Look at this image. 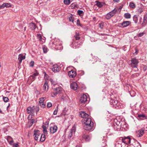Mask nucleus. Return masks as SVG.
I'll list each match as a JSON object with an SVG mask.
<instances>
[{"mask_svg": "<svg viewBox=\"0 0 147 147\" xmlns=\"http://www.w3.org/2000/svg\"><path fill=\"white\" fill-rule=\"evenodd\" d=\"M39 109V108L38 106L36 107L33 106L32 107H28L27 110V113L28 114L30 113L28 117V119L30 120L32 118L34 117V112H36L37 114V113L38 112Z\"/></svg>", "mask_w": 147, "mask_h": 147, "instance_id": "nucleus-1", "label": "nucleus"}, {"mask_svg": "<svg viewBox=\"0 0 147 147\" xmlns=\"http://www.w3.org/2000/svg\"><path fill=\"white\" fill-rule=\"evenodd\" d=\"M34 135L35 136V140H37L39 138H40V142H43L45 140V136L44 134H41L38 130H34Z\"/></svg>", "mask_w": 147, "mask_h": 147, "instance_id": "nucleus-2", "label": "nucleus"}, {"mask_svg": "<svg viewBox=\"0 0 147 147\" xmlns=\"http://www.w3.org/2000/svg\"><path fill=\"white\" fill-rule=\"evenodd\" d=\"M131 61V66L133 67L136 68V69L135 70L136 71H138V69L137 68V67L138 66V64L139 62L138 60L135 58H133L132 59Z\"/></svg>", "mask_w": 147, "mask_h": 147, "instance_id": "nucleus-3", "label": "nucleus"}, {"mask_svg": "<svg viewBox=\"0 0 147 147\" xmlns=\"http://www.w3.org/2000/svg\"><path fill=\"white\" fill-rule=\"evenodd\" d=\"M57 41L59 42V45H58V44L57 42H54V44L55 45V49L57 50H61L63 49V47L62 46L61 42L60 40L57 39Z\"/></svg>", "mask_w": 147, "mask_h": 147, "instance_id": "nucleus-4", "label": "nucleus"}, {"mask_svg": "<svg viewBox=\"0 0 147 147\" xmlns=\"http://www.w3.org/2000/svg\"><path fill=\"white\" fill-rule=\"evenodd\" d=\"M93 125V123H91L85 125L84 128L86 130L89 131L92 129Z\"/></svg>", "mask_w": 147, "mask_h": 147, "instance_id": "nucleus-5", "label": "nucleus"}, {"mask_svg": "<svg viewBox=\"0 0 147 147\" xmlns=\"http://www.w3.org/2000/svg\"><path fill=\"white\" fill-rule=\"evenodd\" d=\"M52 71L55 72H57L60 70V67L58 65L55 64L53 65L51 68Z\"/></svg>", "mask_w": 147, "mask_h": 147, "instance_id": "nucleus-6", "label": "nucleus"}, {"mask_svg": "<svg viewBox=\"0 0 147 147\" xmlns=\"http://www.w3.org/2000/svg\"><path fill=\"white\" fill-rule=\"evenodd\" d=\"M131 140L129 137H124L122 139V142L127 144L130 143Z\"/></svg>", "mask_w": 147, "mask_h": 147, "instance_id": "nucleus-7", "label": "nucleus"}, {"mask_svg": "<svg viewBox=\"0 0 147 147\" xmlns=\"http://www.w3.org/2000/svg\"><path fill=\"white\" fill-rule=\"evenodd\" d=\"M57 127L56 125L51 126L50 127V132L51 133L54 134L57 131Z\"/></svg>", "mask_w": 147, "mask_h": 147, "instance_id": "nucleus-8", "label": "nucleus"}, {"mask_svg": "<svg viewBox=\"0 0 147 147\" xmlns=\"http://www.w3.org/2000/svg\"><path fill=\"white\" fill-rule=\"evenodd\" d=\"M68 75L70 78H74L76 75V73L74 70H72L68 72Z\"/></svg>", "mask_w": 147, "mask_h": 147, "instance_id": "nucleus-9", "label": "nucleus"}, {"mask_svg": "<svg viewBox=\"0 0 147 147\" xmlns=\"http://www.w3.org/2000/svg\"><path fill=\"white\" fill-rule=\"evenodd\" d=\"M87 101V96L85 94L82 95L81 96L80 101L82 103H85Z\"/></svg>", "mask_w": 147, "mask_h": 147, "instance_id": "nucleus-10", "label": "nucleus"}, {"mask_svg": "<svg viewBox=\"0 0 147 147\" xmlns=\"http://www.w3.org/2000/svg\"><path fill=\"white\" fill-rule=\"evenodd\" d=\"M131 24V22L129 21H124L122 23H120L119 25L120 26L123 27H125L128 26Z\"/></svg>", "mask_w": 147, "mask_h": 147, "instance_id": "nucleus-11", "label": "nucleus"}, {"mask_svg": "<svg viewBox=\"0 0 147 147\" xmlns=\"http://www.w3.org/2000/svg\"><path fill=\"white\" fill-rule=\"evenodd\" d=\"M71 88L74 90H76L78 88L77 84L75 82H72L70 85Z\"/></svg>", "mask_w": 147, "mask_h": 147, "instance_id": "nucleus-12", "label": "nucleus"}, {"mask_svg": "<svg viewBox=\"0 0 147 147\" xmlns=\"http://www.w3.org/2000/svg\"><path fill=\"white\" fill-rule=\"evenodd\" d=\"M83 121L85 125L91 123H93L91 121V118L88 117L87 118H85V119H84Z\"/></svg>", "mask_w": 147, "mask_h": 147, "instance_id": "nucleus-13", "label": "nucleus"}, {"mask_svg": "<svg viewBox=\"0 0 147 147\" xmlns=\"http://www.w3.org/2000/svg\"><path fill=\"white\" fill-rule=\"evenodd\" d=\"M80 116L84 118H87L89 116L84 111H81L80 113Z\"/></svg>", "mask_w": 147, "mask_h": 147, "instance_id": "nucleus-14", "label": "nucleus"}, {"mask_svg": "<svg viewBox=\"0 0 147 147\" xmlns=\"http://www.w3.org/2000/svg\"><path fill=\"white\" fill-rule=\"evenodd\" d=\"M144 133V130L141 129L137 132V136L138 137H140L143 136Z\"/></svg>", "mask_w": 147, "mask_h": 147, "instance_id": "nucleus-15", "label": "nucleus"}, {"mask_svg": "<svg viewBox=\"0 0 147 147\" xmlns=\"http://www.w3.org/2000/svg\"><path fill=\"white\" fill-rule=\"evenodd\" d=\"M76 129L75 127H73L70 131L68 137L69 138H71L73 134H74L75 132Z\"/></svg>", "mask_w": 147, "mask_h": 147, "instance_id": "nucleus-16", "label": "nucleus"}, {"mask_svg": "<svg viewBox=\"0 0 147 147\" xmlns=\"http://www.w3.org/2000/svg\"><path fill=\"white\" fill-rule=\"evenodd\" d=\"M25 56L24 55L22 54H20L18 55V60L19 61V63H21L23 60L24 59H25Z\"/></svg>", "mask_w": 147, "mask_h": 147, "instance_id": "nucleus-17", "label": "nucleus"}, {"mask_svg": "<svg viewBox=\"0 0 147 147\" xmlns=\"http://www.w3.org/2000/svg\"><path fill=\"white\" fill-rule=\"evenodd\" d=\"M29 27L32 30L36 29V24L34 23H31L29 24Z\"/></svg>", "mask_w": 147, "mask_h": 147, "instance_id": "nucleus-18", "label": "nucleus"}, {"mask_svg": "<svg viewBox=\"0 0 147 147\" xmlns=\"http://www.w3.org/2000/svg\"><path fill=\"white\" fill-rule=\"evenodd\" d=\"M110 102L111 105H113V106L117 105L118 104V101L116 98L111 100Z\"/></svg>", "mask_w": 147, "mask_h": 147, "instance_id": "nucleus-19", "label": "nucleus"}, {"mask_svg": "<svg viewBox=\"0 0 147 147\" xmlns=\"http://www.w3.org/2000/svg\"><path fill=\"white\" fill-rule=\"evenodd\" d=\"M43 90L47 92L48 89V83L47 82H46L43 86Z\"/></svg>", "mask_w": 147, "mask_h": 147, "instance_id": "nucleus-20", "label": "nucleus"}, {"mask_svg": "<svg viewBox=\"0 0 147 147\" xmlns=\"http://www.w3.org/2000/svg\"><path fill=\"white\" fill-rule=\"evenodd\" d=\"M62 90V89L61 87H58L53 89V91H55L58 94Z\"/></svg>", "mask_w": 147, "mask_h": 147, "instance_id": "nucleus-21", "label": "nucleus"}, {"mask_svg": "<svg viewBox=\"0 0 147 147\" xmlns=\"http://www.w3.org/2000/svg\"><path fill=\"white\" fill-rule=\"evenodd\" d=\"M118 9V7H116L110 12L113 16H114L116 13H119L117 11Z\"/></svg>", "mask_w": 147, "mask_h": 147, "instance_id": "nucleus-22", "label": "nucleus"}, {"mask_svg": "<svg viewBox=\"0 0 147 147\" xmlns=\"http://www.w3.org/2000/svg\"><path fill=\"white\" fill-rule=\"evenodd\" d=\"M139 16L135 15L133 17V20L135 23H137L138 22V17Z\"/></svg>", "mask_w": 147, "mask_h": 147, "instance_id": "nucleus-23", "label": "nucleus"}, {"mask_svg": "<svg viewBox=\"0 0 147 147\" xmlns=\"http://www.w3.org/2000/svg\"><path fill=\"white\" fill-rule=\"evenodd\" d=\"M82 137L86 141H89L90 139V136L87 135H83Z\"/></svg>", "mask_w": 147, "mask_h": 147, "instance_id": "nucleus-24", "label": "nucleus"}, {"mask_svg": "<svg viewBox=\"0 0 147 147\" xmlns=\"http://www.w3.org/2000/svg\"><path fill=\"white\" fill-rule=\"evenodd\" d=\"M113 16H112V14L110 12L109 13L107 14L105 18L107 19L108 20L110 19Z\"/></svg>", "mask_w": 147, "mask_h": 147, "instance_id": "nucleus-25", "label": "nucleus"}, {"mask_svg": "<svg viewBox=\"0 0 147 147\" xmlns=\"http://www.w3.org/2000/svg\"><path fill=\"white\" fill-rule=\"evenodd\" d=\"M73 48L76 49L78 48L79 47L80 44L79 45L78 44L77 42H74L73 44Z\"/></svg>", "mask_w": 147, "mask_h": 147, "instance_id": "nucleus-26", "label": "nucleus"}, {"mask_svg": "<svg viewBox=\"0 0 147 147\" xmlns=\"http://www.w3.org/2000/svg\"><path fill=\"white\" fill-rule=\"evenodd\" d=\"M37 121V119H31V121L28 122V123H30V124L31 123V125H32L33 123H36Z\"/></svg>", "mask_w": 147, "mask_h": 147, "instance_id": "nucleus-27", "label": "nucleus"}, {"mask_svg": "<svg viewBox=\"0 0 147 147\" xmlns=\"http://www.w3.org/2000/svg\"><path fill=\"white\" fill-rule=\"evenodd\" d=\"M3 8L5 7H9L11 6V5L10 3H4L3 4Z\"/></svg>", "mask_w": 147, "mask_h": 147, "instance_id": "nucleus-28", "label": "nucleus"}, {"mask_svg": "<svg viewBox=\"0 0 147 147\" xmlns=\"http://www.w3.org/2000/svg\"><path fill=\"white\" fill-rule=\"evenodd\" d=\"M135 144H133L135 147H141V145L138 141L135 142Z\"/></svg>", "mask_w": 147, "mask_h": 147, "instance_id": "nucleus-29", "label": "nucleus"}, {"mask_svg": "<svg viewBox=\"0 0 147 147\" xmlns=\"http://www.w3.org/2000/svg\"><path fill=\"white\" fill-rule=\"evenodd\" d=\"M124 16L127 19H129L131 18V14L129 13H125Z\"/></svg>", "mask_w": 147, "mask_h": 147, "instance_id": "nucleus-30", "label": "nucleus"}, {"mask_svg": "<svg viewBox=\"0 0 147 147\" xmlns=\"http://www.w3.org/2000/svg\"><path fill=\"white\" fill-rule=\"evenodd\" d=\"M76 40H78L80 39V38L79 36V33H77V32H76V34L74 36Z\"/></svg>", "mask_w": 147, "mask_h": 147, "instance_id": "nucleus-31", "label": "nucleus"}, {"mask_svg": "<svg viewBox=\"0 0 147 147\" xmlns=\"http://www.w3.org/2000/svg\"><path fill=\"white\" fill-rule=\"evenodd\" d=\"M42 49L44 53H47L48 49L46 46H43L42 47Z\"/></svg>", "mask_w": 147, "mask_h": 147, "instance_id": "nucleus-32", "label": "nucleus"}, {"mask_svg": "<svg viewBox=\"0 0 147 147\" xmlns=\"http://www.w3.org/2000/svg\"><path fill=\"white\" fill-rule=\"evenodd\" d=\"M38 75V73L37 72L35 73L30 76L29 78H31L32 77L33 79H34L35 78V77L36 76Z\"/></svg>", "mask_w": 147, "mask_h": 147, "instance_id": "nucleus-33", "label": "nucleus"}, {"mask_svg": "<svg viewBox=\"0 0 147 147\" xmlns=\"http://www.w3.org/2000/svg\"><path fill=\"white\" fill-rule=\"evenodd\" d=\"M129 6L130 7L133 8H134L136 7L135 4L132 2H131L129 3Z\"/></svg>", "mask_w": 147, "mask_h": 147, "instance_id": "nucleus-34", "label": "nucleus"}, {"mask_svg": "<svg viewBox=\"0 0 147 147\" xmlns=\"http://www.w3.org/2000/svg\"><path fill=\"white\" fill-rule=\"evenodd\" d=\"M96 5L98 6V7H102V3H101L100 2H99L98 1H96Z\"/></svg>", "mask_w": 147, "mask_h": 147, "instance_id": "nucleus-35", "label": "nucleus"}, {"mask_svg": "<svg viewBox=\"0 0 147 147\" xmlns=\"http://www.w3.org/2000/svg\"><path fill=\"white\" fill-rule=\"evenodd\" d=\"M138 117H139L140 119H143L144 118H146V116L144 114H139L138 115Z\"/></svg>", "mask_w": 147, "mask_h": 147, "instance_id": "nucleus-36", "label": "nucleus"}, {"mask_svg": "<svg viewBox=\"0 0 147 147\" xmlns=\"http://www.w3.org/2000/svg\"><path fill=\"white\" fill-rule=\"evenodd\" d=\"M115 147H122L121 143L119 142L116 143L115 144Z\"/></svg>", "mask_w": 147, "mask_h": 147, "instance_id": "nucleus-37", "label": "nucleus"}, {"mask_svg": "<svg viewBox=\"0 0 147 147\" xmlns=\"http://www.w3.org/2000/svg\"><path fill=\"white\" fill-rule=\"evenodd\" d=\"M63 2L65 5H68L70 3V0H64Z\"/></svg>", "mask_w": 147, "mask_h": 147, "instance_id": "nucleus-38", "label": "nucleus"}, {"mask_svg": "<svg viewBox=\"0 0 147 147\" xmlns=\"http://www.w3.org/2000/svg\"><path fill=\"white\" fill-rule=\"evenodd\" d=\"M45 99L46 98L45 97L40 98V100L39 101V103L44 102V101Z\"/></svg>", "mask_w": 147, "mask_h": 147, "instance_id": "nucleus-39", "label": "nucleus"}, {"mask_svg": "<svg viewBox=\"0 0 147 147\" xmlns=\"http://www.w3.org/2000/svg\"><path fill=\"white\" fill-rule=\"evenodd\" d=\"M37 38L39 41H42V36L40 34H38L37 35Z\"/></svg>", "mask_w": 147, "mask_h": 147, "instance_id": "nucleus-40", "label": "nucleus"}, {"mask_svg": "<svg viewBox=\"0 0 147 147\" xmlns=\"http://www.w3.org/2000/svg\"><path fill=\"white\" fill-rule=\"evenodd\" d=\"M147 23V22L146 21H144L143 20L142 22L141 23V25L142 26L144 27L146 25Z\"/></svg>", "mask_w": 147, "mask_h": 147, "instance_id": "nucleus-41", "label": "nucleus"}, {"mask_svg": "<svg viewBox=\"0 0 147 147\" xmlns=\"http://www.w3.org/2000/svg\"><path fill=\"white\" fill-rule=\"evenodd\" d=\"M43 132L44 133V135L45 136L47 134V131L45 127L43 128Z\"/></svg>", "mask_w": 147, "mask_h": 147, "instance_id": "nucleus-42", "label": "nucleus"}, {"mask_svg": "<svg viewBox=\"0 0 147 147\" xmlns=\"http://www.w3.org/2000/svg\"><path fill=\"white\" fill-rule=\"evenodd\" d=\"M58 94L57 92H56L55 91H54V92H52L51 94V96L52 97H54L55 96H56Z\"/></svg>", "mask_w": 147, "mask_h": 147, "instance_id": "nucleus-43", "label": "nucleus"}, {"mask_svg": "<svg viewBox=\"0 0 147 147\" xmlns=\"http://www.w3.org/2000/svg\"><path fill=\"white\" fill-rule=\"evenodd\" d=\"M39 104V105L42 108H44L45 107V105L44 104V102L40 103Z\"/></svg>", "mask_w": 147, "mask_h": 147, "instance_id": "nucleus-44", "label": "nucleus"}, {"mask_svg": "<svg viewBox=\"0 0 147 147\" xmlns=\"http://www.w3.org/2000/svg\"><path fill=\"white\" fill-rule=\"evenodd\" d=\"M3 100L5 102H7L9 100L8 98L7 97H3Z\"/></svg>", "mask_w": 147, "mask_h": 147, "instance_id": "nucleus-45", "label": "nucleus"}, {"mask_svg": "<svg viewBox=\"0 0 147 147\" xmlns=\"http://www.w3.org/2000/svg\"><path fill=\"white\" fill-rule=\"evenodd\" d=\"M67 109H66V107H65L63 111V112H62V114H63V115H65V113L67 111Z\"/></svg>", "mask_w": 147, "mask_h": 147, "instance_id": "nucleus-46", "label": "nucleus"}, {"mask_svg": "<svg viewBox=\"0 0 147 147\" xmlns=\"http://www.w3.org/2000/svg\"><path fill=\"white\" fill-rule=\"evenodd\" d=\"M77 13L78 14L80 15L83 13L84 12L82 10H78L77 11Z\"/></svg>", "mask_w": 147, "mask_h": 147, "instance_id": "nucleus-47", "label": "nucleus"}, {"mask_svg": "<svg viewBox=\"0 0 147 147\" xmlns=\"http://www.w3.org/2000/svg\"><path fill=\"white\" fill-rule=\"evenodd\" d=\"M58 106H57V109H55V110L53 112V114L54 115H56L57 114L58 111Z\"/></svg>", "mask_w": 147, "mask_h": 147, "instance_id": "nucleus-48", "label": "nucleus"}, {"mask_svg": "<svg viewBox=\"0 0 147 147\" xmlns=\"http://www.w3.org/2000/svg\"><path fill=\"white\" fill-rule=\"evenodd\" d=\"M143 20H144V21H146L147 22V13L144 16Z\"/></svg>", "mask_w": 147, "mask_h": 147, "instance_id": "nucleus-49", "label": "nucleus"}, {"mask_svg": "<svg viewBox=\"0 0 147 147\" xmlns=\"http://www.w3.org/2000/svg\"><path fill=\"white\" fill-rule=\"evenodd\" d=\"M34 62L32 61L30 62V66L31 67H33L34 65Z\"/></svg>", "mask_w": 147, "mask_h": 147, "instance_id": "nucleus-50", "label": "nucleus"}, {"mask_svg": "<svg viewBox=\"0 0 147 147\" xmlns=\"http://www.w3.org/2000/svg\"><path fill=\"white\" fill-rule=\"evenodd\" d=\"M52 106V104L51 102H48L47 104V107L48 108H50Z\"/></svg>", "mask_w": 147, "mask_h": 147, "instance_id": "nucleus-51", "label": "nucleus"}, {"mask_svg": "<svg viewBox=\"0 0 147 147\" xmlns=\"http://www.w3.org/2000/svg\"><path fill=\"white\" fill-rule=\"evenodd\" d=\"M69 21L70 22H71L73 23L74 22V18L72 16H70L69 18Z\"/></svg>", "mask_w": 147, "mask_h": 147, "instance_id": "nucleus-52", "label": "nucleus"}, {"mask_svg": "<svg viewBox=\"0 0 147 147\" xmlns=\"http://www.w3.org/2000/svg\"><path fill=\"white\" fill-rule=\"evenodd\" d=\"M144 34V32L140 33L138 34V37H142V36Z\"/></svg>", "mask_w": 147, "mask_h": 147, "instance_id": "nucleus-53", "label": "nucleus"}, {"mask_svg": "<svg viewBox=\"0 0 147 147\" xmlns=\"http://www.w3.org/2000/svg\"><path fill=\"white\" fill-rule=\"evenodd\" d=\"M9 142V144L11 145H13V143L14 142V141L13 140H11L10 141H9V142Z\"/></svg>", "mask_w": 147, "mask_h": 147, "instance_id": "nucleus-54", "label": "nucleus"}, {"mask_svg": "<svg viewBox=\"0 0 147 147\" xmlns=\"http://www.w3.org/2000/svg\"><path fill=\"white\" fill-rule=\"evenodd\" d=\"M77 25L78 26H82L81 24H80V21L79 20H77Z\"/></svg>", "mask_w": 147, "mask_h": 147, "instance_id": "nucleus-55", "label": "nucleus"}, {"mask_svg": "<svg viewBox=\"0 0 147 147\" xmlns=\"http://www.w3.org/2000/svg\"><path fill=\"white\" fill-rule=\"evenodd\" d=\"M99 27L101 29H102L103 27V24L102 23H101L99 24Z\"/></svg>", "mask_w": 147, "mask_h": 147, "instance_id": "nucleus-56", "label": "nucleus"}, {"mask_svg": "<svg viewBox=\"0 0 147 147\" xmlns=\"http://www.w3.org/2000/svg\"><path fill=\"white\" fill-rule=\"evenodd\" d=\"M106 143L105 142L104 143L102 142V147H105L106 146Z\"/></svg>", "mask_w": 147, "mask_h": 147, "instance_id": "nucleus-57", "label": "nucleus"}, {"mask_svg": "<svg viewBox=\"0 0 147 147\" xmlns=\"http://www.w3.org/2000/svg\"><path fill=\"white\" fill-rule=\"evenodd\" d=\"M50 80L52 84H53L54 85H55L56 84V83L52 79H51Z\"/></svg>", "mask_w": 147, "mask_h": 147, "instance_id": "nucleus-58", "label": "nucleus"}, {"mask_svg": "<svg viewBox=\"0 0 147 147\" xmlns=\"http://www.w3.org/2000/svg\"><path fill=\"white\" fill-rule=\"evenodd\" d=\"M13 140V139L12 138H11L10 136H8V138H7V141L8 142H9V141H10L11 140Z\"/></svg>", "mask_w": 147, "mask_h": 147, "instance_id": "nucleus-59", "label": "nucleus"}, {"mask_svg": "<svg viewBox=\"0 0 147 147\" xmlns=\"http://www.w3.org/2000/svg\"><path fill=\"white\" fill-rule=\"evenodd\" d=\"M122 8V7H120L119 8H118L117 11L119 12V13L120 11H121V9Z\"/></svg>", "mask_w": 147, "mask_h": 147, "instance_id": "nucleus-60", "label": "nucleus"}, {"mask_svg": "<svg viewBox=\"0 0 147 147\" xmlns=\"http://www.w3.org/2000/svg\"><path fill=\"white\" fill-rule=\"evenodd\" d=\"M13 146H14V147H18V144L17 143H15L14 144H13Z\"/></svg>", "mask_w": 147, "mask_h": 147, "instance_id": "nucleus-61", "label": "nucleus"}, {"mask_svg": "<svg viewBox=\"0 0 147 147\" xmlns=\"http://www.w3.org/2000/svg\"><path fill=\"white\" fill-rule=\"evenodd\" d=\"M61 99L64 100L66 99V96H63L61 97Z\"/></svg>", "mask_w": 147, "mask_h": 147, "instance_id": "nucleus-62", "label": "nucleus"}, {"mask_svg": "<svg viewBox=\"0 0 147 147\" xmlns=\"http://www.w3.org/2000/svg\"><path fill=\"white\" fill-rule=\"evenodd\" d=\"M143 10L142 9H138V11L139 12L141 13L143 11Z\"/></svg>", "mask_w": 147, "mask_h": 147, "instance_id": "nucleus-63", "label": "nucleus"}, {"mask_svg": "<svg viewBox=\"0 0 147 147\" xmlns=\"http://www.w3.org/2000/svg\"><path fill=\"white\" fill-rule=\"evenodd\" d=\"M138 52V50L137 49H136V52L134 53V54H135L136 55L137 54Z\"/></svg>", "mask_w": 147, "mask_h": 147, "instance_id": "nucleus-64", "label": "nucleus"}]
</instances>
